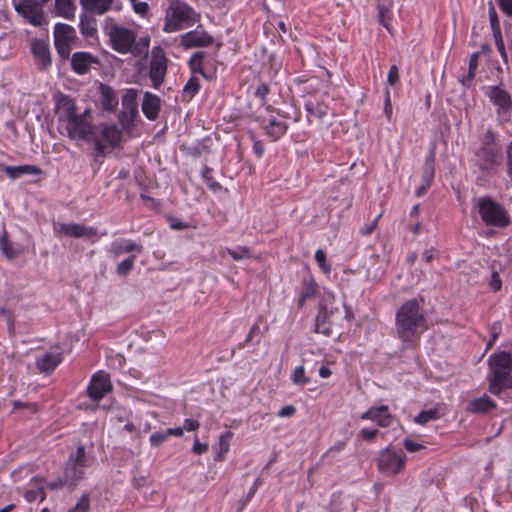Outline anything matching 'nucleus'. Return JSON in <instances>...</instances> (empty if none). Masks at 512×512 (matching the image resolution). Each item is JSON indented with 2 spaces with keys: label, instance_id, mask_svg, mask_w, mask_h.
Masks as SVG:
<instances>
[{
  "label": "nucleus",
  "instance_id": "f257e3e1",
  "mask_svg": "<svg viewBox=\"0 0 512 512\" xmlns=\"http://www.w3.org/2000/svg\"><path fill=\"white\" fill-rule=\"evenodd\" d=\"M57 114L60 121L66 122L69 138L73 140H89L92 138L99 154H103L106 145L93 132L92 114L89 109L78 114L73 98L61 95L57 101Z\"/></svg>",
  "mask_w": 512,
  "mask_h": 512
},
{
  "label": "nucleus",
  "instance_id": "f03ea898",
  "mask_svg": "<svg viewBox=\"0 0 512 512\" xmlns=\"http://www.w3.org/2000/svg\"><path fill=\"white\" fill-rule=\"evenodd\" d=\"M104 32L109 37L112 49L120 54L140 56L148 50L149 38H141L137 42L134 30L119 25L111 17L104 20Z\"/></svg>",
  "mask_w": 512,
  "mask_h": 512
},
{
  "label": "nucleus",
  "instance_id": "7ed1b4c3",
  "mask_svg": "<svg viewBox=\"0 0 512 512\" xmlns=\"http://www.w3.org/2000/svg\"><path fill=\"white\" fill-rule=\"evenodd\" d=\"M488 365L491 375L488 377L489 392L499 395L505 389H512V352L500 351L490 356Z\"/></svg>",
  "mask_w": 512,
  "mask_h": 512
},
{
  "label": "nucleus",
  "instance_id": "20e7f679",
  "mask_svg": "<svg viewBox=\"0 0 512 512\" xmlns=\"http://www.w3.org/2000/svg\"><path fill=\"white\" fill-rule=\"evenodd\" d=\"M351 311L344 302L325 299L321 304L315 323V330L325 336H330L335 327H340L344 320L349 321Z\"/></svg>",
  "mask_w": 512,
  "mask_h": 512
},
{
  "label": "nucleus",
  "instance_id": "39448f33",
  "mask_svg": "<svg viewBox=\"0 0 512 512\" xmlns=\"http://www.w3.org/2000/svg\"><path fill=\"white\" fill-rule=\"evenodd\" d=\"M197 21V14L185 2L172 0L165 12L163 31L174 33L193 25Z\"/></svg>",
  "mask_w": 512,
  "mask_h": 512
},
{
  "label": "nucleus",
  "instance_id": "423d86ee",
  "mask_svg": "<svg viewBox=\"0 0 512 512\" xmlns=\"http://www.w3.org/2000/svg\"><path fill=\"white\" fill-rule=\"evenodd\" d=\"M396 331L399 338L407 345L416 341V300L405 302L396 314Z\"/></svg>",
  "mask_w": 512,
  "mask_h": 512
},
{
  "label": "nucleus",
  "instance_id": "0eeeda50",
  "mask_svg": "<svg viewBox=\"0 0 512 512\" xmlns=\"http://www.w3.org/2000/svg\"><path fill=\"white\" fill-rule=\"evenodd\" d=\"M478 209L486 225L505 228L510 224L509 216L504 207L490 197L480 198Z\"/></svg>",
  "mask_w": 512,
  "mask_h": 512
},
{
  "label": "nucleus",
  "instance_id": "6e6552de",
  "mask_svg": "<svg viewBox=\"0 0 512 512\" xmlns=\"http://www.w3.org/2000/svg\"><path fill=\"white\" fill-rule=\"evenodd\" d=\"M88 466V457L83 445L77 447L75 453H72L65 465V483L70 489H73L84 476V469Z\"/></svg>",
  "mask_w": 512,
  "mask_h": 512
},
{
  "label": "nucleus",
  "instance_id": "1a4fd4ad",
  "mask_svg": "<svg viewBox=\"0 0 512 512\" xmlns=\"http://www.w3.org/2000/svg\"><path fill=\"white\" fill-rule=\"evenodd\" d=\"M75 29L64 23H57L54 27V43L59 56L67 59L70 56L72 44L76 41Z\"/></svg>",
  "mask_w": 512,
  "mask_h": 512
},
{
  "label": "nucleus",
  "instance_id": "9d476101",
  "mask_svg": "<svg viewBox=\"0 0 512 512\" xmlns=\"http://www.w3.org/2000/svg\"><path fill=\"white\" fill-rule=\"evenodd\" d=\"M405 454L399 450L387 447L382 450L378 459V469L384 475H394L404 467Z\"/></svg>",
  "mask_w": 512,
  "mask_h": 512
},
{
  "label": "nucleus",
  "instance_id": "9b49d317",
  "mask_svg": "<svg viewBox=\"0 0 512 512\" xmlns=\"http://www.w3.org/2000/svg\"><path fill=\"white\" fill-rule=\"evenodd\" d=\"M167 58L160 47H154L149 64V77L155 88H159L164 81L167 71Z\"/></svg>",
  "mask_w": 512,
  "mask_h": 512
},
{
  "label": "nucleus",
  "instance_id": "f8f14e48",
  "mask_svg": "<svg viewBox=\"0 0 512 512\" xmlns=\"http://www.w3.org/2000/svg\"><path fill=\"white\" fill-rule=\"evenodd\" d=\"M476 165L481 171H489L500 165L502 160L501 152L495 146L481 145L475 152Z\"/></svg>",
  "mask_w": 512,
  "mask_h": 512
},
{
  "label": "nucleus",
  "instance_id": "ddd939ff",
  "mask_svg": "<svg viewBox=\"0 0 512 512\" xmlns=\"http://www.w3.org/2000/svg\"><path fill=\"white\" fill-rule=\"evenodd\" d=\"M15 10L34 26H42L45 23L43 11L39 5L30 0H20L14 3Z\"/></svg>",
  "mask_w": 512,
  "mask_h": 512
},
{
  "label": "nucleus",
  "instance_id": "4468645a",
  "mask_svg": "<svg viewBox=\"0 0 512 512\" xmlns=\"http://www.w3.org/2000/svg\"><path fill=\"white\" fill-rule=\"evenodd\" d=\"M111 390V383L108 375L103 372H97L91 379L87 388L88 395L91 399L98 401Z\"/></svg>",
  "mask_w": 512,
  "mask_h": 512
},
{
  "label": "nucleus",
  "instance_id": "2eb2a0df",
  "mask_svg": "<svg viewBox=\"0 0 512 512\" xmlns=\"http://www.w3.org/2000/svg\"><path fill=\"white\" fill-rule=\"evenodd\" d=\"M214 41V38L204 30L189 31L181 36V44L185 49L194 47H207Z\"/></svg>",
  "mask_w": 512,
  "mask_h": 512
},
{
  "label": "nucleus",
  "instance_id": "dca6fc26",
  "mask_svg": "<svg viewBox=\"0 0 512 512\" xmlns=\"http://www.w3.org/2000/svg\"><path fill=\"white\" fill-rule=\"evenodd\" d=\"M58 233L74 238L89 239L97 236L98 231L95 227H88L79 223H61Z\"/></svg>",
  "mask_w": 512,
  "mask_h": 512
},
{
  "label": "nucleus",
  "instance_id": "f3484780",
  "mask_svg": "<svg viewBox=\"0 0 512 512\" xmlns=\"http://www.w3.org/2000/svg\"><path fill=\"white\" fill-rule=\"evenodd\" d=\"M361 419L371 420L377 423L380 427H387L391 424L393 417L389 413V408L386 405L379 407H371L361 415Z\"/></svg>",
  "mask_w": 512,
  "mask_h": 512
},
{
  "label": "nucleus",
  "instance_id": "a211bd4d",
  "mask_svg": "<svg viewBox=\"0 0 512 512\" xmlns=\"http://www.w3.org/2000/svg\"><path fill=\"white\" fill-rule=\"evenodd\" d=\"M305 106L310 122H328L333 115L328 105L318 101H308Z\"/></svg>",
  "mask_w": 512,
  "mask_h": 512
},
{
  "label": "nucleus",
  "instance_id": "6ab92c4d",
  "mask_svg": "<svg viewBox=\"0 0 512 512\" xmlns=\"http://www.w3.org/2000/svg\"><path fill=\"white\" fill-rule=\"evenodd\" d=\"M32 52L38 68L44 70L51 65L52 59L47 42L43 40H34L32 43Z\"/></svg>",
  "mask_w": 512,
  "mask_h": 512
},
{
  "label": "nucleus",
  "instance_id": "aec40b11",
  "mask_svg": "<svg viewBox=\"0 0 512 512\" xmlns=\"http://www.w3.org/2000/svg\"><path fill=\"white\" fill-rule=\"evenodd\" d=\"M143 251V247L141 244H138L129 239H116L111 243L109 253L114 257H120L125 253L138 252L141 253Z\"/></svg>",
  "mask_w": 512,
  "mask_h": 512
},
{
  "label": "nucleus",
  "instance_id": "412c9836",
  "mask_svg": "<svg viewBox=\"0 0 512 512\" xmlns=\"http://www.w3.org/2000/svg\"><path fill=\"white\" fill-rule=\"evenodd\" d=\"M95 63L97 60L88 52H76L71 57L72 69L80 75L87 73Z\"/></svg>",
  "mask_w": 512,
  "mask_h": 512
},
{
  "label": "nucleus",
  "instance_id": "4be33fe9",
  "mask_svg": "<svg viewBox=\"0 0 512 512\" xmlns=\"http://www.w3.org/2000/svg\"><path fill=\"white\" fill-rule=\"evenodd\" d=\"M435 153L434 151H430L428 156L425 159V163L422 168V185L418 187V196L424 193L427 188L430 187L434 174H435Z\"/></svg>",
  "mask_w": 512,
  "mask_h": 512
},
{
  "label": "nucleus",
  "instance_id": "5701e85b",
  "mask_svg": "<svg viewBox=\"0 0 512 512\" xmlns=\"http://www.w3.org/2000/svg\"><path fill=\"white\" fill-rule=\"evenodd\" d=\"M114 0H79L81 8L89 14L103 15L107 13Z\"/></svg>",
  "mask_w": 512,
  "mask_h": 512
},
{
  "label": "nucleus",
  "instance_id": "b1692460",
  "mask_svg": "<svg viewBox=\"0 0 512 512\" xmlns=\"http://www.w3.org/2000/svg\"><path fill=\"white\" fill-rule=\"evenodd\" d=\"M161 108L160 98L150 92H146L142 102V111L149 120L158 117Z\"/></svg>",
  "mask_w": 512,
  "mask_h": 512
},
{
  "label": "nucleus",
  "instance_id": "393cba45",
  "mask_svg": "<svg viewBox=\"0 0 512 512\" xmlns=\"http://www.w3.org/2000/svg\"><path fill=\"white\" fill-rule=\"evenodd\" d=\"M61 353L47 352L36 360V365L41 372H51L61 362Z\"/></svg>",
  "mask_w": 512,
  "mask_h": 512
},
{
  "label": "nucleus",
  "instance_id": "a878e982",
  "mask_svg": "<svg viewBox=\"0 0 512 512\" xmlns=\"http://www.w3.org/2000/svg\"><path fill=\"white\" fill-rule=\"evenodd\" d=\"M96 14H89L84 12L80 15L79 29L83 36L94 37L97 33V20L95 19Z\"/></svg>",
  "mask_w": 512,
  "mask_h": 512
},
{
  "label": "nucleus",
  "instance_id": "bb28decb",
  "mask_svg": "<svg viewBox=\"0 0 512 512\" xmlns=\"http://www.w3.org/2000/svg\"><path fill=\"white\" fill-rule=\"evenodd\" d=\"M101 104L105 111L112 112L118 105V96L116 92L107 85H101Z\"/></svg>",
  "mask_w": 512,
  "mask_h": 512
},
{
  "label": "nucleus",
  "instance_id": "cd10ccee",
  "mask_svg": "<svg viewBox=\"0 0 512 512\" xmlns=\"http://www.w3.org/2000/svg\"><path fill=\"white\" fill-rule=\"evenodd\" d=\"M489 96L491 101L503 110H508L512 107L511 96L499 86L492 87Z\"/></svg>",
  "mask_w": 512,
  "mask_h": 512
},
{
  "label": "nucleus",
  "instance_id": "c85d7f7f",
  "mask_svg": "<svg viewBox=\"0 0 512 512\" xmlns=\"http://www.w3.org/2000/svg\"><path fill=\"white\" fill-rule=\"evenodd\" d=\"M4 172L10 178H18L22 175H39L42 173V170L35 165H19V166H5Z\"/></svg>",
  "mask_w": 512,
  "mask_h": 512
},
{
  "label": "nucleus",
  "instance_id": "c756f323",
  "mask_svg": "<svg viewBox=\"0 0 512 512\" xmlns=\"http://www.w3.org/2000/svg\"><path fill=\"white\" fill-rule=\"evenodd\" d=\"M496 408V403L487 395L473 399L468 404V411L472 413H486Z\"/></svg>",
  "mask_w": 512,
  "mask_h": 512
},
{
  "label": "nucleus",
  "instance_id": "7c9ffc66",
  "mask_svg": "<svg viewBox=\"0 0 512 512\" xmlns=\"http://www.w3.org/2000/svg\"><path fill=\"white\" fill-rule=\"evenodd\" d=\"M122 106L123 110L121 111L122 117H127L128 115L132 119L137 114V104H136V93L133 90H128L122 96Z\"/></svg>",
  "mask_w": 512,
  "mask_h": 512
},
{
  "label": "nucleus",
  "instance_id": "2f4dec72",
  "mask_svg": "<svg viewBox=\"0 0 512 512\" xmlns=\"http://www.w3.org/2000/svg\"><path fill=\"white\" fill-rule=\"evenodd\" d=\"M101 134L104 140L112 147L117 146L122 137L121 130L115 124H105L101 129Z\"/></svg>",
  "mask_w": 512,
  "mask_h": 512
},
{
  "label": "nucleus",
  "instance_id": "473e14b6",
  "mask_svg": "<svg viewBox=\"0 0 512 512\" xmlns=\"http://www.w3.org/2000/svg\"><path fill=\"white\" fill-rule=\"evenodd\" d=\"M266 134L271 137L273 141L279 139L286 131L287 126L284 122L276 119H270L267 124L263 125Z\"/></svg>",
  "mask_w": 512,
  "mask_h": 512
},
{
  "label": "nucleus",
  "instance_id": "72a5a7b5",
  "mask_svg": "<svg viewBox=\"0 0 512 512\" xmlns=\"http://www.w3.org/2000/svg\"><path fill=\"white\" fill-rule=\"evenodd\" d=\"M55 7L58 15L66 19H73L76 5L74 0H55Z\"/></svg>",
  "mask_w": 512,
  "mask_h": 512
},
{
  "label": "nucleus",
  "instance_id": "f704fd0d",
  "mask_svg": "<svg viewBox=\"0 0 512 512\" xmlns=\"http://www.w3.org/2000/svg\"><path fill=\"white\" fill-rule=\"evenodd\" d=\"M479 58H480L479 52H474L471 54L470 59H469L468 73L462 79L463 85H466L467 87H469L471 85L473 79L475 78V71L478 67Z\"/></svg>",
  "mask_w": 512,
  "mask_h": 512
},
{
  "label": "nucleus",
  "instance_id": "c9c22d12",
  "mask_svg": "<svg viewBox=\"0 0 512 512\" xmlns=\"http://www.w3.org/2000/svg\"><path fill=\"white\" fill-rule=\"evenodd\" d=\"M135 261L136 255H130L122 260L116 267V273L120 276L128 275L132 271Z\"/></svg>",
  "mask_w": 512,
  "mask_h": 512
},
{
  "label": "nucleus",
  "instance_id": "e433bc0d",
  "mask_svg": "<svg viewBox=\"0 0 512 512\" xmlns=\"http://www.w3.org/2000/svg\"><path fill=\"white\" fill-rule=\"evenodd\" d=\"M205 57V53L202 51L195 52L190 60H189V66L192 72H198L204 75L203 71V59Z\"/></svg>",
  "mask_w": 512,
  "mask_h": 512
},
{
  "label": "nucleus",
  "instance_id": "4c0bfd02",
  "mask_svg": "<svg viewBox=\"0 0 512 512\" xmlns=\"http://www.w3.org/2000/svg\"><path fill=\"white\" fill-rule=\"evenodd\" d=\"M232 436L233 433L231 431H227L221 434V436L219 437V452L216 457L217 460H222L224 455L228 452L229 441L232 438Z\"/></svg>",
  "mask_w": 512,
  "mask_h": 512
},
{
  "label": "nucleus",
  "instance_id": "58836bf2",
  "mask_svg": "<svg viewBox=\"0 0 512 512\" xmlns=\"http://www.w3.org/2000/svg\"><path fill=\"white\" fill-rule=\"evenodd\" d=\"M439 417L440 413L438 408L423 410L418 414V424L425 425L427 422L436 420Z\"/></svg>",
  "mask_w": 512,
  "mask_h": 512
},
{
  "label": "nucleus",
  "instance_id": "ea45409f",
  "mask_svg": "<svg viewBox=\"0 0 512 512\" xmlns=\"http://www.w3.org/2000/svg\"><path fill=\"white\" fill-rule=\"evenodd\" d=\"M292 382L295 385L303 386L307 383H309V378L305 375V370L303 366H298L294 369L292 376H291Z\"/></svg>",
  "mask_w": 512,
  "mask_h": 512
},
{
  "label": "nucleus",
  "instance_id": "a19ab883",
  "mask_svg": "<svg viewBox=\"0 0 512 512\" xmlns=\"http://www.w3.org/2000/svg\"><path fill=\"white\" fill-rule=\"evenodd\" d=\"M227 253L234 259V260H242L247 259L250 257V251L247 247L240 246L235 249L228 248Z\"/></svg>",
  "mask_w": 512,
  "mask_h": 512
},
{
  "label": "nucleus",
  "instance_id": "79ce46f5",
  "mask_svg": "<svg viewBox=\"0 0 512 512\" xmlns=\"http://www.w3.org/2000/svg\"><path fill=\"white\" fill-rule=\"evenodd\" d=\"M90 508V497L88 494H83L78 500L77 504L68 512H88Z\"/></svg>",
  "mask_w": 512,
  "mask_h": 512
},
{
  "label": "nucleus",
  "instance_id": "37998d69",
  "mask_svg": "<svg viewBox=\"0 0 512 512\" xmlns=\"http://www.w3.org/2000/svg\"><path fill=\"white\" fill-rule=\"evenodd\" d=\"M200 85L197 78L192 77L189 79V81L186 83L183 93L188 98H192L199 90Z\"/></svg>",
  "mask_w": 512,
  "mask_h": 512
},
{
  "label": "nucleus",
  "instance_id": "c03bdc74",
  "mask_svg": "<svg viewBox=\"0 0 512 512\" xmlns=\"http://www.w3.org/2000/svg\"><path fill=\"white\" fill-rule=\"evenodd\" d=\"M489 20L492 32L498 33V31H501L500 22L497 16V12L495 10L494 4L492 1L489 2Z\"/></svg>",
  "mask_w": 512,
  "mask_h": 512
},
{
  "label": "nucleus",
  "instance_id": "a18cd8bd",
  "mask_svg": "<svg viewBox=\"0 0 512 512\" xmlns=\"http://www.w3.org/2000/svg\"><path fill=\"white\" fill-rule=\"evenodd\" d=\"M0 249L2 250V252L5 254V256L9 259H12L14 257L17 256V252L13 249V247L11 246V244L9 243L7 237H6V234H4L1 238H0Z\"/></svg>",
  "mask_w": 512,
  "mask_h": 512
},
{
  "label": "nucleus",
  "instance_id": "49530a36",
  "mask_svg": "<svg viewBox=\"0 0 512 512\" xmlns=\"http://www.w3.org/2000/svg\"><path fill=\"white\" fill-rule=\"evenodd\" d=\"M315 260L319 267L322 269V271L326 274L330 273L331 266L326 262V254L323 250L318 249L315 252Z\"/></svg>",
  "mask_w": 512,
  "mask_h": 512
},
{
  "label": "nucleus",
  "instance_id": "de8ad7c7",
  "mask_svg": "<svg viewBox=\"0 0 512 512\" xmlns=\"http://www.w3.org/2000/svg\"><path fill=\"white\" fill-rule=\"evenodd\" d=\"M211 173H212V169L205 166L203 171H202V176H203V179L205 181V183L207 184V186L212 189V190H217L219 189L221 186L220 184L215 181L212 176H211Z\"/></svg>",
  "mask_w": 512,
  "mask_h": 512
},
{
  "label": "nucleus",
  "instance_id": "09e8293b",
  "mask_svg": "<svg viewBox=\"0 0 512 512\" xmlns=\"http://www.w3.org/2000/svg\"><path fill=\"white\" fill-rule=\"evenodd\" d=\"M38 497H40L41 501L45 499L46 495H45V492H44V488H43V487H39V488H37L36 490H27V491L24 493V498H25L28 502H33V501H35Z\"/></svg>",
  "mask_w": 512,
  "mask_h": 512
},
{
  "label": "nucleus",
  "instance_id": "8fccbe9b",
  "mask_svg": "<svg viewBox=\"0 0 512 512\" xmlns=\"http://www.w3.org/2000/svg\"><path fill=\"white\" fill-rule=\"evenodd\" d=\"M493 37H494L495 44H496L498 52L500 53L501 57L504 60H506L507 59V54H506L505 45H504V42H503L501 31H498V33L493 32Z\"/></svg>",
  "mask_w": 512,
  "mask_h": 512
},
{
  "label": "nucleus",
  "instance_id": "3c124183",
  "mask_svg": "<svg viewBox=\"0 0 512 512\" xmlns=\"http://www.w3.org/2000/svg\"><path fill=\"white\" fill-rule=\"evenodd\" d=\"M167 439L166 431L156 432L150 436V443L152 446L158 447Z\"/></svg>",
  "mask_w": 512,
  "mask_h": 512
},
{
  "label": "nucleus",
  "instance_id": "603ef678",
  "mask_svg": "<svg viewBox=\"0 0 512 512\" xmlns=\"http://www.w3.org/2000/svg\"><path fill=\"white\" fill-rule=\"evenodd\" d=\"M387 12H388V9L384 5L378 4V21L387 30H389V23L386 19Z\"/></svg>",
  "mask_w": 512,
  "mask_h": 512
},
{
  "label": "nucleus",
  "instance_id": "864d4df0",
  "mask_svg": "<svg viewBox=\"0 0 512 512\" xmlns=\"http://www.w3.org/2000/svg\"><path fill=\"white\" fill-rule=\"evenodd\" d=\"M381 216H382V213H379L370 224L364 225L361 228V233L363 235H370L375 230V228L377 227L378 221H379Z\"/></svg>",
  "mask_w": 512,
  "mask_h": 512
},
{
  "label": "nucleus",
  "instance_id": "5fc2aeb1",
  "mask_svg": "<svg viewBox=\"0 0 512 512\" xmlns=\"http://www.w3.org/2000/svg\"><path fill=\"white\" fill-rule=\"evenodd\" d=\"M207 450H208V445L206 443H201L199 441L198 437H195L192 451L197 455H201V454L207 452Z\"/></svg>",
  "mask_w": 512,
  "mask_h": 512
},
{
  "label": "nucleus",
  "instance_id": "6e6d98bb",
  "mask_svg": "<svg viewBox=\"0 0 512 512\" xmlns=\"http://www.w3.org/2000/svg\"><path fill=\"white\" fill-rule=\"evenodd\" d=\"M133 4L134 11L140 15L147 13L149 6L146 2H137L136 0H130Z\"/></svg>",
  "mask_w": 512,
  "mask_h": 512
},
{
  "label": "nucleus",
  "instance_id": "4d7b16f0",
  "mask_svg": "<svg viewBox=\"0 0 512 512\" xmlns=\"http://www.w3.org/2000/svg\"><path fill=\"white\" fill-rule=\"evenodd\" d=\"M345 446H346V443L344 441H339L335 445L330 447L326 451L324 456H334L336 453L341 452L342 450H344Z\"/></svg>",
  "mask_w": 512,
  "mask_h": 512
},
{
  "label": "nucleus",
  "instance_id": "13d9d810",
  "mask_svg": "<svg viewBox=\"0 0 512 512\" xmlns=\"http://www.w3.org/2000/svg\"><path fill=\"white\" fill-rule=\"evenodd\" d=\"M500 9L509 17H512V0H498Z\"/></svg>",
  "mask_w": 512,
  "mask_h": 512
},
{
  "label": "nucleus",
  "instance_id": "bf43d9fd",
  "mask_svg": "<svg viewBox=\"0 0 512 512\" xmlns=\"http://www.w3.org/2000/svg\"><path fill=\"white\" fill-rule=\"evenodd\" d=\"M490 287L494 290V291H498L501 289V285H502V282H501V279L499 277V274L498 272L496 271H493L492 274H491V280H490V283H489Z\"/></svg>",
  "mask_w": 512,
  "mask_h": 512
},
{
  "label": "nucleus",
  "instance_id": "052dcab7",
  "mask_svg": "<svg viewBox=\"0 0 512 512\" xmlns=\"http://www.w3.org/2000/svg\"><path fill=\"white\" fill-rule=\"evenodd\" d=\"M269 93V87L265 83H261L255 90V95L260 100H264L266 95Z\"/></svg>",
  "mask_w": 512,
  "mask_h": 512
},
{
  "label": "nucleus",
  "instance_id": "680f3d73",
  "mask_svg": "<svg viewBox=\"0 0 512 512\" xmlns=\"http://www.w3.org/2000/svg\"><path fill=\"white\" fill-rule=\"evenodd\" d=\"M377 433H378L377 429H366V428H364V429H362L360 431V436H361L362 439L370 441V440H372V439H374L376 437Z\"/></svg>",
  "mask_w": 512,
  "mask_h": 512
},
{
  "label": "nucleus",
  "instance_id": "e2e57ef3",
  "mask_svg": "<svg viewBox=\"0 0 512 512\" xmlns=\"http://www.w3.org/2000/svg\"><path fill=\"white\" fill-rule=\"evenodd\" d=\"M387 81L390 85H394L398 81V67L396 65L391 66Z\"/></svg>",
  "mask_w": 512,
  "mask_h": 512
},
{
  "label": "nucleus",
  "instance_id": "0e129e2a",
  "mask_svg": "<svg viewBox=\"0 0 512 512\" xmlns=\"http://www.w3.org/2000/svg\"><path fill=\"white\" fill-rule=\"evenodd\" d=\"M506 154H507V173L512 181V141L510 142V144L508 145V147L506 149Z\"/></svg>",
  "mask_w": 512,
  "mask_h": 512
},
{
  "label": "nucleus",
  "instance_id": "69168bd1",
  "mask_svg": "<svg viewBox=\"0 0 512 512\" xmlns=\"http://www.w3.org/2000/svg\"><path fill=\"white\" fill-rule=\"evenodd\" d=\"M295 412H296V409L294 406L287 405L280 409V411L278 412V415L280 417H291L295 414Z\"/></svg>",
  "mask_w": 512,
  "mask_h": 512
},
{
  "label": "nucleus",
  "instance_id": "338daca9",
  "mask_svg": "<svg viewBox=\"0 0 512 512\" xmlns=\"http://www.w3.org/2000/svg\"><path fill=\"white\" fill-rule=\"evenodd\" d=\"M199 425V422L195 419H185L183 430L185 429L187 431H194L198 429Z\"/></svg>",
  "mask_w": 512,
  "mask_h": 512
},
{
  "label": "nucleus",
  "instance_id": "774afa93",
  "mask_svg": "<svg viewBox=\"0 0 512 512\" xmlns=\"http://www.w3.org/2000/svg\"><path fill=\"white\" fill-rule=\"evenodd\" d=\"M494 142H495V136L490 130H488L484 136L482 145L494 146Z\"/></svg>",
  "mask_w": 512,
  "mask_h": 512
}]
</instances>
